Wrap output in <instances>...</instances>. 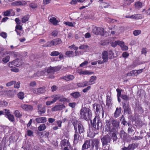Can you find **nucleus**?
Wrapping results in <instances>:
<instances>
[{"label":"nucleus","instance_id":"nucleus-3","mask_svg":"<svg viewBox=\"0 0 150 150\" xmlns=\"http://www.w3.org/2000/svg\"><path fill=\"white\" fill-rule=\"evenodd\" d=\"M91 126L94 127L95 129L98 130L101 128L102 124L99 116L97 115L95 116L93 119V122L91 120Z\"/></svg>","mask_w":150,"mask_h":150},{"label":"nucleus","instance_id":"nucleus-32","mask_svg":"<svg viewBox=\"0 0 150 150\" xmlns=\"http://www.w3.org/2000/svg\"><path fill=\"white\" fill-rule=\"evenodd\" d=\"M109 40H102L100 42L99 44L101 45L105 46L108 45Z\"/></svg>","mask_w":150,"mask_h":150},{"label":"nucleus","instance_id":"nucleus-36","mask_svg":"<svg viewBox=\"0 0 150 150\" xmlns=\"http://www.w3.org/2000/svg\"><path fill=\"white\" fill-rule=\"evenodd\" d=\"M99 35L102 36H104L105 33H106V32L105 31L104 29L101 27H99Z\"/></svg>","mask_w":150,"mask_h":150},{"label":"nucleus","instance_id":"nucleus-27","mask_svg":"<svg viewBox=\"0 0 150 150\" xmlns=\"http://www.w3.org/2000/svg\"><path fill=\"white\" fill-rule=\"evenodd\" d=\"M128 18H130L135 19H141L143 18L141 14H134L132 15L130 17H128Z\"/></svg>","mask_w":150,"mask_h":150},{"label":"nucleus","instance_id":"nucleus-38","mask_svg":"<svg viewBox=\"0 0 150 150\" xmlns=\"http://www.w3.org/2000/svg\"><path fill=\"white\" fill-rule=\"evenodd\" d=\"M99 27L96 26L93 30V33L96 35H99Z\"/></svg>","mask_w":150,"mask_h":150},{"label":"nucleus","instance_id":"nucleus-6","mask_svg":"<svg viewBox=\"0 0 150 150\" xmlns=\"http://www.w3.org/2000/svg\"><path fill=\"white\" fill-rule=\"evenodd\" d=\"M100 144V139L98 138H95L92 140L91 148L90 150H94V148L95 147L96 150H98Z\"/></svg>","mask_w":150,"mask_h":150},{"label":"nucleus","instance_id":"nucleus-44","mask_svg":"<svg viewBox=\"0 0 150 150\" xmlns=\"http://www.w3.org/2000/svg\"><path fill=\"white\" fill-rule=\"evenodd\" d=\"M121 98L123 100L125 101H127L129 100V96L126 94H122L121 96Z\"/></svg>","mask_w":150,"mask_h":150},{"label":"nucleus","instance_id":"nucleus-51","mask_svg":"<svg viewBox=\"0 0 150 150\" xmlns=\"http://www.w3.org/2000/svg\"><path fill=\"white\" fill-rule=\"evenodd\" d=\"M59 33V32L57 30H54L51 33V35L52 36H54V37H56Z\"/></svg>","mask_w":150,"mask_h":150},{"label":"nucleus","instance_id":"nucleus-49","mask_svg":"<svg viewBox=\"0 0 150 150\" xmlns=\"http://www.w3.org/2000/svg\"><path fill=\"white\" fill-rule=\"evenodd\" d=\"M10 57L9 56H7L6 57L3 58L2 61L5 63H7L10 60Z\"/></svg>","mask_w":150,"mask_h":150},{"label":"nucleus","instance_id":"nucleus-40","mask_svg":"<svg viewBox=\"0 0 150 150\" xmlns=\"http://www.w3.org/2000/svg\"><path fill=\"white\" fill-rule=\"evenodd\" d=\"M46 73V70L38 71L37 72V75L38 76L44 75Z\"/></svg>","mask_w":150,"mask_h":150},{"label":"nucleus","instance_id":"nucleus-19","mask_svg":"<svg viewBox=\"0 0 150 150\" xmlns=\"http://www.w3.org/2000/svg\"><path fill=\"white\" fill-rule=\"evenodd\" d=\"M61 147H65L66 146H70V144L69 141L66 139H64L61 141Z\"/></svg>","mask_w":150,"mask_h":150},{"label":"nucleus","instance_id":"nucleus-30","mask_svg":"<svg viewBox=\"0 0 150 150\" xmlns=\"http://www.w3.org/2000/svg\"><path fill=\"white\" fill-rule=\"evenodd\" d=\"M51 97L53 98L52 100L53 103L55 102L60 98V96L58 95H54L51 96Z\"/></svg>","mask_w":150,"mask_h":150},{"label":"nucleus","instance_id":"nucleus-55","mask_svg":"<svg viewBox=\"0 0 150 150\" xmlns=\"http://www.w3.org/2000/svg\"><path fill=\"white\" fill-rule=\"evenodd\" d=\"M96 76H92L90 78L89 81H88L90 83L91 82H93L94 81L96 80Z\"/></svg>","mask_w":150,"mask_h":150},{"label":"nucleus","instance_id":"nucleus-57","mask_svg":"<svg viewBox=\"0 0 150 150\" xmlns=\"http://www.w3.org/2000/svg\"><path fill=\"white\" fill-rule=\"evenodd\" d=\"M117 45H119L121 47L124 46V42L122 41L117 40Z\"/></svg>","mask_w":150,"mask_h":150},{"label":"nucleus","instance_id":"nucleus-48","mask_svg":"<svg viewBox=\"0 0 150 150\" xmlns=\"http://www.w3.org/2000/svg\"><path fill=\"white\" fill-rule=\"evenodd\" d=\"M6 54H9L11 57H16L17 56V53L14 51L10 52L8 53H7Z\"/></svg>","mask_w":150,"mask_h":150},{"label":"nucleus","instance_id":"nucleus-60","mask_svg":"<svg viewBox=\"0 0 150 150\" xmlns=\"http://www.w3.org/2000/svg\"><path fill=\"white\" fill-rule=\"evenodd\" d=\"M93 73V72L88 71H83V75H89Z\"/></svg>","mask_w":150,"mask_h":150},{"label":"nucleus","instance_id":"nucleus-53","mask_svg":"<svg viewBox=\"0 0 150 150\" xmlns=\"http://www.w3.org/2000/svg\"><path fill=\"white\" fill-rule=\"evenodd\" d=\"M122 90V89L117 88L116 89V91L117 92V96H120L121 97V91Z\"/></svg>","mask_w":150,"mask_h":150},{"label":"nucleus","instance_id":"nucleus-59","mask_svg":"<svg viewBox=\"0 0 150 150\" xmlns=\"http://www.w3.org/2000/svg\"><path fill=\"white\" fill-rule=\"evenodd\" d=\"M123 108L124 109V110L125 112H128H128L130 111V109L129 108V105Z\"/></svg>","mask_w":150,"mask_h":150},{"label":"nucleus","instance_id":"nucleus-39","mask_svg":"<svg viewBox=\"0 0 150 150\" xmlns=\"http://www.w3.org/2000/svg\"><path fill=\"white\" fill-rule=\"evenodd\" d=\"M136 124L137 126L139 127H142L144 125V123L141 120H138L136 122Z\"/></svg>","mask_w":150,"mask_h":150},{"label":"nucleus","instance_id":"nucleus-31","mask_svg":"<svg viewBox=\"0 0 150 150\" xmlns=\"http://www.w3.org/2000/svg\"><path fill=\"white\" fill-rule=\"evenodd\" d=\"M47 127L45 124H42L40 125L38 127V130L40 131H44L46 128Z\"/></svg>","mask_w":150,"mask_h":150},{"label":"nucleus","instance_id":"nucleus-12","mask_svg":"<svg viewBox=\"0 0 150 150\" xmlns=\"http://www.w3.org/2000/svg\"><path fill=\"white\" fill-rule=\"evenodd\" d=\"M75 77L72 74H66L65 76H63L59 78L60 80H64L69 81H72L74 79Z\"/></svg>","mask_w":150,"mask_h":150},{"label":"nucleus","instance_id":"nucleus-61","mask_svg":"<svg viewBox=\"0 0 150 150\" xmlns=\"http://www.w3.org/2000/svg\"><path fill=\"white\" fill-rule=\"evenodd\" d=\"M22 29V26L20 25H16L15 27V30H21Z\"/></svg>","mask_w":150,"mask_h":150},{"label":"nucleus","instance_id":"nucleus-16","mask_svg":"<svg viewBox=\"0 0 150 150\" xmlns=\"http://www.w3.org/2000/svg\"><path fill=\"white\" fill-rule=\"evenodd\" d=\"M65 108V106L64 104L56 105L52 108V110L53 111L61 110Z\"/></svg>","mask_w":150,"mask_h":150},{"label":"nucleus","instance_id":"nucleus-37","mask_svg":"<svg viewBox=\"0 0 150 150\" xmlns=\"http://www.w3.org/2000/svg\"><path fill=\"white\" fill-rule=\"evenodd\" d=\"M108 56L109 59H112L114 57V53L112 50H110L108 51Z\"/></svg>","mask_w":150,"mask_h":150},{"label":"nucleus","instance_id":"nucleus-41","mask_svg":"<svg viewBox=\"0 0 150 150\" xmlns=\"http://www.w3.org/2000/svg\"><path fill=\"white\" fill-rule=\"evenodd\" d=\"M134 6L136 8H140L142 7V4L141 2L138 1L135 3Z\"/></svg>","mask_w":150,"mask_h":150},{"label":"nucleus","instance_id":"nucleus-5","mask_svg":"<svg viewBox=\"0 0 150 150\" xmlns=\"http://www.w3.org/2000/svg\"><path fill=\"white\" fill-rule=\"evenodd\" d=\"M102 57L103 60H98L97 61L98 64H102L104 63L107 62L108 61L109 57L108 56V51H103L102 53Z\"/></svg>","mask_w":150,"mask_h":150},{"label":"nucleus","instance_id":"nucleus-7","mask_svg":"<svg viewBox=\"0 0 150 150\" xmlns=\"http://www.w3.org/2000/svg\"><path fill=\"white\" fill-rule=\"evenodd\" d=\"M22 62L19 59H16L12 62H10L8 64V65L11 68L18 67L21 66Z\"/></svg>","mask_w":150,"mask_h":150},{"label":"nucleus","instance_id":"nucleus-35","mask_svg":"<svg viewBox=\"0 0 150 150\" xmlns=\"http://www.w3.org/2000/svg\"><path fill=\"white\" fill-rule=\"evenodd\" d=\"M29 16L28 15H26L23 17L21 18V22L22 23H25L28 21L29 19Z\"/></svg>","mask_w":150,"mask_h":150},{"label":"nucleus","instance_id":"nucleus-43","mask_svg":"<svg viewBox=\"0 0 150 150\" xmlns=\"http://www.w3.org/2000/svg\"><path fill=\"white\" fill-rule=\"evenodd\" d=\"M6 117L11 122H13L14 121V118L13 116L11 114H9V115H7Z\"/></svg>","mask_w":150,"mask_h":150},{"label":"nucleus","instance_id":"nucleus-26","mask_svg":"<svg viewBox=\"0 0 150 150\" xmlns=\"http://www.w3.org/2000/svg\"><path fill=\"white\" fill-rule=\"evenodd\" d=\"M49 21L51 23H52L54 25H57L59 21L57 20L56 18L54 17H52L49 20Z\"/></svg>","mask_w":150,"mask_h":150},{"label":"nucleus","instance_id":"nucleus-1","mask_svg":"<svg viewBox=\"0 0 150 150\" xmlns=\"http://www.w3.org/2000/svg\"><path fill=\"white\" fill-rule=\"evenodd\" d=\"M80 114L81 119L86 121H88L91 119L92 117V111L89 108L84 107L81 109Z\"/></svg>","mask_w":150,"mask_h":150},{"label":"nucleus","instance_id":"nucleus-25","mask_svg":"<svg viewBox=\"0 0 150 150\" xmlns=\"http://www.w3.org/2000/svg\"><path fill=\"white\" fill-rule=\"evenodd\" d=\"M139 144L137 143H133L128 145V148L129 150H134L139 146Z\"/></svg>","mask_w":150,"mask_h":150},{"label":"nucleus","instance_id":"nucleus-33","mask_svg":"<svg viewBox=\"0 0 150 150\" xmlns=\"http://www.w3.org/2000/svg\"><path fill=\"white\" fill-rule=\"evenodd\" d=\"M74 53L73 52L71 51H67L65 53V55L69 57H74Z\"/></svg>","mask_w":150,"mask_h":150},{"label":"nucleus","instance_id":"nucleus-14","mask_svg":"<svg viewBox=\"0 0 150 150\" xmlns=\"http://www.w3.org/2000/svg\"><path fill=\"white\" fill-rule=\"evenodd\" d=\"M27 3L24 1H17L11 3V5L13 6H25Z\"/></svg>","mask_w":150,"mask_h":150},{"label":"nucleus","instance_id":"nucleus-54","mask_svg":"<svg viewBox=\"0 0 150 150\" xmlns=\"http://www.w3.org/2000/svg\"><path fill=\"white\" fill-rule=\"evenodd\" d=\"M88 47V46L87 45H83L79 46V49L80 50H85Z\"/></svg>","mask_w":150,"mask_h":150},{"label":"nucleus","instance_id":"nucleus-34","mask_svg":"<svg viewBox=\"0 0 150 150\" xmlns=\"http://www.w3.org/2000/svg\"><path fill=\"white\" fill-rule=\"evenodd\" d=\"M14 114L15 116L17 118H20L22 116V114L20 113L18 110H15Z\"/></svg>","mask_w":150,"mask_h":150},{"label":"nucleus","instance_id":"nucleus-28","mask_svg":"<svg viewBox=\"0 0 150 150\" xmlns=\"http://www.w3.org/2000/svg\"><path fill=\"white\" fill-rule=\"evenodd\" d=\"M53 40H50L42 46L44 47H51L54 46Z\"/></svg>","mask_w":150,"mask_h":150},{"label":"nucleus","instance_id":"nucleus-9","mask_svg":"<svg viewBox=\"0 0 150 150\" xmlns=\"http://www.w3.org/2000/svg\"><path fill=\"white\" fill-rule=\"evenodd\" d=\"M74 123L76 124V127L77 129L78 128V132L79 133V134L83 133L85 132L84 127L81 123L79 122L77 120H76L73 122L72 124L73 126Z\"/></svg>","mask_w":150,"mask_h":150},{"label":"nucleus","instance_id":"nucleus-15","mask_svg":"<svg viewBox=\"0 0 150 150\" xmlns=\"http://www.w3.org/2000/svg\"><path fill=\"white\" fill-rule=\"evenodd\" d=\"M21 108L25 111H31L33 109L32 106L27 104H22L21 106Z\"/></svg>","mask_w":150,"mask_h":150},{"label":"nucleus","instance_id":"nucleus-21","mask_svg":"<svg viewBox=\"0 0 150 150\" xmlns=\"http://www.w3.org/2000/svg\"><path fill=\"white\" fill-rule=\"evenodd\" d=\"M45 88L46 87L45 86L38 88L37 89V92L36 93L39 95L43 94L46 91Z\"/></svg>","mask_w":150,"mask_h":150},{"label":"nucleus","instance_id":"nucleus-17","mask_svg":"<svg viewBox=\"0 0 150 150\" xmlns=\"http://www.w3.org/2000/svg\"><path fill=\"white\" fill-rule=\"evenodd\" d=\"M96 112L97 114H99L100 113V110L101 108L102 110V115L103 116L104 114V108L102 105H101L99 104H96Z\"/></svg>","mask_w":150,"mask_h":150},{"label":"nucleus","instance_id":"nucleus-52","mask_svg":"<svg viewBox=\"0 0 150 150\" xmlns=\"http://www.w3.org/2000/svg\"><path fill=\"white\" fill-rule=\"evenodd\" d=\"M117 134L115 133H113L112 135V138L113 142L116 141L117 139Z\"/></svg>","mask_w":150,"mask_h":150},{"label":"nucleus","instance_id":"nucleus-63","mask_svg":"<svg viewBox=\"0 0 150 150\" xmlns=\"http://www.w3.org/2000/svg\"><path fill=\"white\" fill-rule=\"evenodd\" d=\"M143 137L142 136H135L133 137V139L135 140H140L142 139Z\"/></svg>","mask_w":150,"mask_h":150},{"label":"nucleus","instance_id":"nucleus-10","mask_svg":"<svg viewBox=\"0 0 150 150\" xmlns=\"http://www.w3.org/2000/svg\"><path fill=\"white\" fill-rule=\"evenodd\" d=\"M61 68L58 67H48L46 70V72L48 74H54L55 72L59 70Z\"/></svg>","mask_w":150,"mask_h":150},{"label":"nucleus","instance_id":"nucleus-62","mask_svg":"<svg viewBox=\"0 0 150 150\" xmlns=\"http://www.w3.org/2000/svg\"><path fill=\"white\" fill-rule=\"evenodd\" d=\"M91 88V87L90 86H88L86 88L83 89L82 90V91L83 93H86L88 91L90 90Z\"/></svg>","mask_w":150,"mask_h":150},{"label":"nucleus","instance_id":"nucleus-47","mask_svg":"<svg viewBox=\"0 0 150 150\" xmlns=\"http://www.w3.org/2000/svg\"><path fill=\"white\" fill-rule=\"evenodd\" d=\"M60 54L59 52L57 51H54L51 52L50 55L51 56H57Z\"/></svg>","mask_w":150,"mask_h":150},{"label":"nucleus","instance_id":"nucleus-22","mask_svg":"<svg viewBox=\"0 0 150 150\" xmlns=\"http://www.w3.org/2000/svg\"><path fill=\"white\" fill-rule=\"evenodd\" d=\"M112 124L113 127L115 128H117L119 126V122L116 120L112 119L111 120Z\"/></svg>","mask_w":150,"mask_h":150},{"label":"nucleus","instance_id":"nucleus-8","mask_svg":"<svg viewBox=\"0 0 150 150\" xmlns=\"http://www.w3.org/2000/svg\"><path fill=\"white\" fill-rule=\"evenodd\" d=\"M74 138L73 140V143L75 144H77L78 140L80 139V137L79 133L78 132L77 128L76 127V125L74 123Z\"/></svg>","mask_w":150,"mask_h":150},{"label":"nucleus","instance_id":"nucleus-18","mask_svg":"<svg viewBox=\"0 0 150 150\" xmlns=\"http://www.w3.org/2000/svg\"><path fill=\"white\" fill-rule=\"evenodd\" d=\"M36 122L38 123H45L47 121V118L45 117H39L35 119Z\"/></svg>","mask_w":150,"mask_h":150},{"label":"nucleus","instance_id":"nucleus-20","mask_svg":"<svg viewBox=\"0 0 150 150\" xmlns=\"http://www.w3.org/2000/svg\"><path fill=\"white\" fill-rule=\"evenodd\" d=\"M93 84L90 83L88 81H85L84 82L78 83L77 85L79 87H84Z\"/></svg>","mask_w":150,"mask_h":150},{"label":"nucleus","instance_id":"nucleus-56","mask_svg":"<svg viewBox=\"0 0 150 150\" xmlns=\"http://www.w3.org/2000/svg\"><path fill=\"white\" fill-rule=\"evenodd\" d=\"M0 35L4 38H6L7 37V34L5 32H2L0 34Z\"/></svg>","mask_w":150,"mask_h":150},{"label":"nucleus","instance_id":"nucleus-64","mask_svg":"<svg viewBox=\"0 0 150 150\" xmlns=\"http://www.w3.org/2000/svg\"><path fill=\"white\" fill-rule=\"evenodd\" d=\"M69 106L71 108H74L76 105V103L75 102L70 103H69Z\"/></svg>","mask_w":150,"mask_h":150},{"label":"nucleus","instance_id":"nucleus-29","mask_svg":"<svg viewBox=\"0 0 150 150\" xmlns=\"http://www.w3.org/2000/svg\"><path fill=\"white\" fill-rule=\"evenodd\" d=\"M70 95L75 99H77L81 96L80 93L77 91L72 93L70 94Z\"/></svg>","mask_w":150,"mask_h":150},{"label":"nucleus","instance_id":"nucleus-42","mask_svg":"<svg viewBox=\"0 0 150 150\" xmlns=\"http://www.w3.org/2000/svg\"><path fill=\"white\" fill-rule=\"evenodd\" d=\"M29 6L33 9H35L37 7L38 5L35 2H32L29 4Z\"/></svg>","mask_w":150,"mask_h":150},{"label":"nucleus","instance_id":"nucleus-23","mask_svg":"<svg viewBox=\"0 0 150 150\" xmlns=\"http://www.w3.org/2000/svg\"><path fill=\"white\" fill-rule=\"evenodd\" d=\"M121 107L116 108V110L114 114V116L115 118H117L119 117L121 113Z\"/></svg>","mask_w":150,"mask_h":150},{"label":"nucleus","instance_id":"nucleus-50","mask_svg":"<svg viewBox=\"0 0 150 150\" xmlns=\"http://www.w3.org/2000/svg\"><path fill=\"white\" fill-rule=\"evenodd\" d=\"M141 33V31L140 30H136L133 31V34L135 36H137Z\"/></svg>","mask_w":150,"mask_h":150},{"label":"nucleus","instance_id":"nucleus-2","mask_svg":"<svg viewBox=\"0 0 150 150\" xmlns=\"http://www.w3.org/2000/svg\"><path fill=\"white\" fill-rule=\"evenodd\" d=\"M111 138L108 134L104 136L101 139L103 150H110Z\"/></svg>","mask_w":150,"mask_h":150},{"label":"nucleus","instance_id":"nucleus-11","mask_svg":"<svg viewBox=\"0 0 150 150\" xmlns=\"http://www.w3.org/2000/svg\"><path fill=\"white\" fill-rule=\"evenodd\" d=\"M91 147V142L90 140H86L85 141L82 146L81 150H87ZM74 150H78L77 148H74Z\"/></svg>","mask_w":150,"mask_h":150},{"label":"nucleus","instance_id":"nucleus-4","mask_svg":"<svg viewBox=\"0 0 150 150\" xmlns=\"http://www.w3.org/2000/svg\"><path fill=\"white\" fill-rule=\"evenodd\" d=\"M105 124V128L106 131L111 132H114L115 130V129L112 127L111 119L106 120Z\"/></svg>","mask_w":150,"mask_h":150},{"label":"nucleus","instance_id":"nucleus-24","mask_svg":"<svg viewBox=\"0 0 150 150\" xmlns=\"http://www.w3.org/2000/svg\"><path fill=\"white\" fill-rule=\"evenodd\" d=\"M54 46H56L57 45L61 44L62 43V41L59 38H57L53 39V40Z\"/></svg>","mask_w":150,"mask_h":150},{"label":"nucleus","instance_id":"nucleus-13","mask_svg":"<svg viewBox=\"0 0 150 150\" xmlns=\"http://www.w3.org/2000/svg\"><path fill=\"white\" fill-rule=\"evenodd\" d=\"M38 111V114L42 115V114H44L46 111V108L43 106L42 104H39L37 106Z\"/></svg>","mask_w":150,"mask_h":150},{"label":"nucleus","instance_id":"nucleus-46","mask_svg":"<svg viewBox=\"0 0 150 150\" xmlns=\"http://www.w3.org/2000/svg\"><path fill=\"white\" fill-rule=\"evenodd\" d=\"M11 11L10 10H7L3 12V16H9L11 14Z\"/></svg>","mask_w":150,"mask_h":150},{"label":"nucleus","instance_id":"nucleus-58","mask_svg":"<svg viewBox=\"0 0 150 150\" xmlns=\"http://www.w3.org/2000/svg\"><path fill=\"white\" fill-rule=\"evenodd\" d=\"M16 81H12L6 83L7 86H10L13 84L15 83Z\"/></svg>","mask_w":150,"mask_h":150},{"label":"nucleus","instance_id":"nucleus-45","mask_svg":"<svg viewBox=\"0 0 150 150\" xmlns=\"http://www.w3.org/2000/svg\"><path fill=\"white\" fill-rule=\"evenodd\" d=\"M18 97L20 99L22 100L24 98V94L23 92H21L17 94Z\"/></svg>","mask_w":150,"mask_h":150}]
</instances>
